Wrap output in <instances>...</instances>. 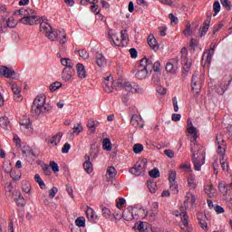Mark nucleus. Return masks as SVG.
Listing matches in <instances>:
<instances>
[{
	"mask_svg": "<svg viewBox=\"0 0 232 232\" xmlns=\"http://www.w3.org/2000/svg\"><path fill=\"white\" fill-rule=\"evenodd\" d=\"M187 131L194 139L190 145L191 159L194 164V169L196 171H200V169L206 162V149L197 142V139H198L197 128L193 126V122L189 120L187 121Z\"/></svg>",
	"mask_w": 232,
	"mask_h": 232,
	"instance_id": "nucleus-1",
	"label": "nucleus"
},
{
	"mask_svg": "<svg viewBox=\"0 0 232 232\" xmlns=\"http://www.w3.org/2000/svg\"><path fill=\"white\" fill-rule=\"evenodd\" d=\"M52 111V105L46 103V96L44 94H40L35 97L31 112L34 117H39V115H46Z\"/></svg>",
	"mask_w": 232,
	"mask_h": 232,
	"instance_id": "nucleus-2",
	"label": "nucleus"
},
{
	"mask_svg": "<svg viewBox=\"0 0 232 232\" xmlns=\"http://www.w3.org/2000/svg\"><path fill=\"white\" fill-rule=\"evenodd\" d=\"M14 15H23L20 19L22 24L34 26L41 23V16L35 14V10L30 8H21L14 11Z\"/></svg>",
	"mask_w": 232,
	"mask_h": 232,
	"instance_id": "nucleus-3",
	"label": "nucleus"
},
{
	"mask_svg": "<svg viewBox=\"0 0 232 232\" xmlns=\"http://www.w3.org/2000/svg\"><path fill=\"white\" fill-rule=\"evenodd\" d=\"M151 64H153V62L146 57L140 60V69L136 72V78L140 81H143V79H148V77H150V72H148V70H150L151 72Z\"/></svg>",
	"mask_w": 232,
	"mask_h": 232,
	"instance_id": "nucleus-4",
	"label": "nucleus"
},
{
	"mask_svg": "<svg viewBox=\"0 0 232 232\" xmlns=\"http://www.w3.org/2000/svg\"><path fill=\"white\" fill-rule=\"evenodd\" d=\"M117 90H125V92H131L132 93H142V88L135 82H130L124 79H119L117 82Z\"/></svg>",
	"mask_w": 232,
	"mask_h": 232,
	"instance_id": "nucleus-5",
	"label": "nucleus"
},
{
	"mask_svg": "<svg viewBox=\"0 0 232 232\" xmlns=\"http://www.w3.org/2000/svg\"><path fill=\"white\" fill-rule=\"evenodd\" d=\"M216 145L218 146V154L219 157H222L220 159L219 162L221 164V168L223 171H228L229 169V164L226 163L224 160V155H226V141L224 140H220V138L218 136L216 137Z\"/></svg>",
	"mask_w": 232,
	"mask_h": 232,
	"instance_id": "nucleus-6",
	"label": "nucleus"
},
{
	"mask_svg": "<svg viewBox=\"0 0 232 232\" xmlns=\"http://www.w3.org/2000/svg\"><path fill=\"white\" fill-rule=\"evenodd\" d=\"M146 168H148L146 160L137 161L133 168L130 169V172L131 175H135V177H140L146 175Z\"/></svg>",
	"mask_w": 232,
	"mask_h": 232,
	"instance_id": "nucleus-7",
	"label": "nucleus"
},
{
	"mask_svg": "<svg viewBox=\"0 0 232 232\" xmlns=\"http://www.w3.org/2000/svg\"><path fill=\"white\" fill-rule=\"evenodd\" d=\"M102 88L106 93H111L113 92L115 84L111 75H108L103 79Z\"/></svg>",
	"mask_w": 232,
	"mask_h": 232,
	"instance_id": "nucleus-8",
	"label": "nucleus"
},
{
	"mask_svg": "<svg viewBox=\"0 0 232 232\" xmlns=\"http://www.w3.org/2000/svg\"><path fill=\"white\" fill-rule=\"evenodd\" d=\"M166 72L169 73H172V75H175L177 73V70H179V58H172L170 59L165 67Z\"/></svg>",
	"mask_w": 232,
	"mask_h": 232,
	"instance_id": "nucleus-9",
	"label": "nucleus"
},
{
	"mask_svg": "<svg viewBox=\"0 0 232 232\" xmlns=\"http://www.w3.org/2000/svg\"><path fill=\"white\" fill-rule=\"evenodd\" d=\"M191 88H192V92H194V93H195V97L198 96L200 93V88H202V86L198 82V72H196L192 75Z\"/></svg>",
	"mask_w": 232,
	"mask_h": 232,
	"instance_id": "nucleus-10",
	"label": "nucleus"
},
{
	"mask_svg": "<svg viewBox=\"0 0 232 232\" xmlns=\"http://www.w3.org/2000/svg\"><path fill=\"white\" fill-rule=\"evenodd\" d=\"M177 172L170 170L169 174V181L170 184V189L171 191H174V193H179V185L177 184Z\"/></svg>",
	"mask_w": 232,
	"mask_h": 232,
	"instance_id": "nucleus-11",
	"label": "nucleus"
},
{
	"mask_svg": "<svg viewBox=\"0 0 232 232\" xmlns=\"http://www.w3.org/2000/svg\"><path fill=\"white\" fill-rule=\"evenodd\" d=\"M73 75H75V70L63 68L62 72V80L64 81V82H72V81H73Z\"/></svg>",
	"mask_w": 232,
	"mask_h": 232,
	"instance_id": "nucleus-12",
	"label": "nucleus"
},
{
	"mask_svg": "<svg viewBox=\"0 0 232 232\" xmlns=\"http://www.w3.org/2000/svg\"><path fill=\"white\" fill-rule=\"evenodd\" d=\"M132 209H133L134 218H141L142 220L146 218V217H148V210L142 208L134 207L132 208Z\"/></svg>",
	"mask_w": 232,
	"mask_h": 232,
	"instance_id": "nucleus-13",
	"label": "nucleus"
},
{
	"mask_svg": "<svg viewBox=\"0 0 232 232\" xmlns=\"http://www.w3.org/2000/svg\"><path fill=\"white\" fill-rule=\"evenodd\" d=\"M130 124H132L134 128H144V121H142V118L137 114L132 115Z\"/></svg>",
	"mask_w": 232,
	"mask_h": 232,
	"instance_id": "nucleus-14",
	"label": "nucleus"
},
{
	"mask_svg": "<svg viewBox=\"0 0 232 232\" xmlns=\"http://www.w3.org/2000/svg\"><path fill=\"white\" fill-rule=\"evenodd\" d=\"M11 89L13 90V92L14 94V101H16V102H21V101H23V96L21 95V87H19L15 83H12Z\"/></svg>",
	"mask_w": 232,
	"mask_h": 232,
	"instance_id": "nucleus-15",
	"label": "nucleus"
},
{
	"mask_svg": "<svg viewBox=\"0 0 232 232\" xmlns=\"http://www.w3.org/2000/svg\"><path fill=\"white\" fill-rule=\"evenodd\" d=\"M0 74L4 75V77H6L7 79H12V77L15 75V71L6 66H3V67H0Z\"/></svg>",
	"mask_w": 232,
	"mask_h": 232,
	"instance_id": "nucleus-16",
	"label": "nucleus"
},
{
	"mask_svg": "<svg viewBox=\"0 0 232 232\" xmlns=\"http://www.w3.org/2000/svg\"><path fill=\"white\" fill-rule=\"evenodd\" d=\"M122 218L127 222H130V220H133V218H135V215L133 214V207L128 208L126 210L123 211Z\"/></svg>",
	"mask_w": 232,
	"mask_h": 232,
	"instance_id": "nucleus-17",
	"label": "nucleus"
},
{
	"mask_svg": "<svg viewBox=\"0 0 232 232\" xmlns=\"http://www.w3.org/2000/svg\"><path fill=\"white\" fill-rule=\"evenodd\" d=\"M86 215L90 222H97V220H99V216H97L95 210L90 207H87Z\"/></svg>",
	"mask_w": 232,
	"mask_h": 232,
	"instance_id": "nucleus-18",
	"label": "nucleus"
},
{
	"mask_svg": "<svg viewBox=\"0 0 232 232\" xmlns=\"http://www.w3.org/2000/svg\"><path fill=\"white\" fill-rule=\"evenodd\" d=\"M53 28L50 24H48L46 21L43 20L41 22L40 20V31L44 34V35H48L49 32H52Z\"/></svg>",
	"mask_w": 232,
	"mask_h": 232,
	"instance_id": "nucleus-19",
	"label": "nucleus"
},
{
	"mask_svg": "<svg viewBox=\"0 0 232 232\" xmlns=\"http://www.w3.org/2000/svg\"><path fill=\"white\" fill-rule=\"evenodd\" d=\"M21 130H30L32 128V121L28 116H23L20 121Z\"/></svg>",
	"mask_w": 232,
	"mask_h": 232,
	"instance_id": "nucleus-20",
	"label": "nucleus"
},
{
	"mask_svg": "<svg viewBox=\"0 0 232 232\" xmlns=\"http://www.w3.org/2000/svg\"><path fill=\"white\" fill-rule=\"evenodd\" d=\"M76 71L79 79H86V69L82 63L76 64Z\"/></svg>",
	"mask_w": 232,
	"mask_h": 232,
	"instance_id": "nucleus-21",
	"label": "nucleus"
},
{
	"mask_svg": "<svg viewBox=\"0 0 232 232\" xmlns=\"http://www.w3.org/2000/svg\"><path fill=\"white\" fill-rule=\"evenodd\" d=\"M86 160L83 163V169L86 173L90 174L93 172V164L90 161V156H85Z\"/></svg>",
	"mask_w": 232,
	"mask_h": 232,
	"instance_id": "nucleus-22",
	"label": "nucleus"
},
{
	"mask_svg": "<svg viewBox=\"0 0 232 232\" xmlns=\"http://www.w3.org/2000/svg\"><path fill=\"white\" fill-rule=\"evenodd\" d=\"M61 35H63V31H54L52 29L45 37L48 38L49 41H56L57 37H61Z\"/></svg>",
	"mask_w": 232,
	"mask_h": 232,
	"instance_id": "nucleus-23",
	"label": "nucleus"
},
{
	"mask_svg": "<svg viewBox=\"0 0 232 232\" xmlns=\"http://www.w3.org/2000/svg\"><path fill=\"white\" fill-rule=\"evenodd\" d=\"M147 43L150 46L151 50H159V44H157V39L153 34H150L147 38Z\"/></svg>",
	"mask_w": 232,
	"mask_h": 232,
	"instance_id": "nucleus-24",
	"label": "nucleus"
},
{
	"mask_svg": "<svg viewBox=\"0 0 232 232\" xmlns=\"http://www.w3.org/2000/svg\"><path fill=\"white\" fill-rule=\"evenodd\" d=\"M179 217H181V224H179L181 229H184V227H188V212H186V210H182L179 213Z\"/></svg>",
	"mask_w": 232,
	"mask_h": 232,
	"instance_id": "nucleus-25",
	"label": "nucleus"
},
{
	"mask_svg": "<svg viewBox=\"0 0 232 232\" xmlns=\"http://www.w3.org/2000/svg\"><path fill=\"white\" fill-rule=\"evenodd\" d=\"M106 57L102 55V53H96V64L100 67L102 68V66H106Z\"/></svg>",
	"mask_w": 232,
	"mask_h": 232,
	"instance_id": "nucleus-26",
	"label": "nucleus"
},
{
	"mask_svg": "<svg viewBox=\"0 0 232 232\" xmlns=\"http://www.w3.org/2000/svg\"><path fill=\"white\" fill-rule=\"evenodd\" d=\"M82 130H83L82 125H81V123H76L74 124V127L72 128V130L68 132V135H70V137H73L74 135H79V133H81Z\"/></svg>",
	"mask_w": 232,
	"mask_h": 232,
	"instance_id": "nucleus-27",
	"label": "nucleus"
},
{
	"mask_svg": "<svg viewBox=\"0 0 232 232\" xmlns=\"http://www.w3.org/2000/svg\"><path fill=\"white\" fill-rule=\"evenodd\" d=\"M215 90L218 95H223V93L227 90V86L226 85V82H219L217 83Z\"/></svg>",
	"mask_w": 232,
	"mask_h": 232,
	"instance_id": "nucleus-28",
	"label": "nucleus"
},
{
	"mask_svg": "<svg viewBox=\"0 0 232 232\" xmlns=\"http://www.w3.org/2000/svg\"><path fill=\"white\" fill-rule=\"evenodd\" d=\"M211 23V18L209 16L208 17V20L204 22L203 27L200 29V36L204 37L206 34H208V31L209 30V24Z\"/></svg>",
	"mask_w": 232,
	"mask_h": 232,
	"instance_id": "nucleus-29",
	"label": "nucleus"
},
{
	"mask_svg": "<svg viewBox=\"0 0 232 232\" xmlns=\"http://www.w3.org/2000/svg\"><path fill=\"white\" fill-rule=\"evenodd\" d=\"M0 126L4 130H10V120L6 116L0 118Z\"/></svg>",
	"mask_w": 232,
	"mask_h": 232,
	"instance_id": "nucleus-30",
	"label": "nucleus"
},
{
	"mask_svg": "<svg viewBox=\"0 0 232 232\" xmlns=\"http://www.w3.org/2000/svg\"><path fill=\"white\" fill-rule=\"evenodd\" d=\"M188 184L192 189H195V188H197V179H195V175L191 172L188 174Z\"/></svg>",
	"mask_w": 232,
	"mask_h": 232,
	"instance_id": "nucleus-31",
	"label": "nucleus"
},
{
	"mask_svg": "<svg viewBox=\"0 0 232 232\" xmlns=\"http://www.w3.org/2000/svg\"><path fill=\"white\" fill-rule=\"evenodd\" d=\"M61 139H63V132H58L56 135L53 136L50 144L53 146H57L61 142Z\"/></svg>",
	"mask_w": 232,
	"mask_h": 232,
	"instance_id": "nucleus-32",
	"label": "nucleus"
},
{
	"mask_svg": "<svg viewBox=\"0 0 232 232\" xmlns=\"http://www.w3.org/2000/svg\"><path fill=\"white\" fill-rule=\"evenodd\" d=\"M99 121H93V120H89L87 126L91 130V133H95V130H97V127L99 126Z\"/></svg>",
	"mask_w": 232,
	"mask_h": 232,
	"instance_id": "nucleus-33",
	"label": "nucleus"
},
{
	"mask_svg": "<svg viewBox=\"0 0 232 232\" xmlns=\"http://www.w3.org/2000/svg\"><path fill=\"white\" fill-rule=\"evenodd\" d=\"M61 63L63 66H65L64 68H69V70H73V63L70 58H62Z\"/></svg>",
	"mask_w": 232,
	"mask_h": 232,
	"instance_id": "nucleus-34",
	"label": "nucleus"
},
{
	"mask_svg": "<svg viewBox=\"0 0 232 232\" xmlns=\"http://www.w3.org/2000/svg\"><path fill=\"white\" fill-rule=\"evenodd\" d=\"M2 21L3 23H6V25L8 28H15V26H17V23L15 22V19H14V17H10L8 18V20H6V18L2 17Z\"/></svg>",
	"mask_w": 232,
	"mask_h": 232,
	"instance_id": "nucleus-35",
	"label": "nucleus"
},
{
	"mask_svg": "<svg viewBox=\"0 0 232 232\" xmlns=\"http://www.w3.org/2000/svg\"><path fill=\"white\" fill-rule=\"evenodd\" d=\"M214 54H215V47H213L210 50H208L206 53H204L203 57H206V55H207V63H208V64L211 63V59H213Z\"/></svg>",
	"mask_w": 232,
	"mask_h": 232,
	"instance_id": "nucleus-36",
	"label": "nucleus"
},
{
	"mask_svg": "<svg viewBox=\"0 0 232 232\" xmlns=\"http://www.w3.org/2000/svg\"><path fill=\"white\" fill-rule=\"evenodd\" d=\"M102 149L106 151H111V140L108 138H105L102 141Z\"/></svg>",
	"mask_w": 232,
	"mask_h": 232,
	"instance_id": "nucleus-37",
	"label": "nucleus"
},
{
	"mask_svg": "<svg viewBox=\"0 0 232 232\" xmlns=\"http://www.w3.org/2000/svg\"><path fill=\"white\" fill-rule=\"evenodd\" d=\"M22 189L24 191V193H27V195L32 193V186L28 183V181L22 182Z\"/></svg>",
	"mask_w": 232,
	"mask_h": 232,
	"instance_id": "nucleus-38",
	"label": "nucleus"
},
{
	"mask_svg": "<svg viewBox=\"0 0 232 232\" xmlns=\"http://www.w3.org/2000/svg\"><path fill=\"white\" fill-rule=\"evenodd\" d=\"M107 175H109L110 179H115L117 176V169L115 167L111 166L107 169Z\"/></svg>",
	"mask_w": 232,
	"mask_h": 232,
	"instance_id": "nucleus-39",
	"label": "nucleus"
},
{
	"mask_svg": "<svg viewBox=\"0 0 232 232\" xmlns=\"http://www.w3.org/2000/svg\"><path fill=\"white\" fill-rule=\"evenodd\" d=\"M110 39L115 46H121L122 44V40H121L117 34L110 35Z\"/></svg>",
	"mask_w": 232,
	"mask_h": 232,
	"instance_id": "nucleus-40",
	"label": "nucleus"
},
{
	"mask_svg": "<svg viewBox=\"0 0 232 232\" xmlns=\"http://www.w3.org/2000/svg\"><path fill=\"white\" fill-rule=\"evenodd\" d=\"M34 180L35 182H37V184H39L41 189H44V188H46V184H44V181L43 180V179H41V176L39 174L34 175Z\"/></svg>",
	"mask_w": 232,
	"mask_h": 232,
	"instance_id": "nucleus-41",
	"label": "nucleus"
},
{
	"mask_svg": "<svg viewBox=\"0 0 232 232\" xmlns=\"http://www.w3.org/2000/svg\"><path fill=\"white\" fill-rule=\"evenodd\" d=\"M182 64H184L183 70L189 72L191 68V59L182 58Z\"/></svg>",
	"mask_w": 232,
	"mask_h": 232,
	"instance_id": "nucleus-42",
	"label": "nucleus"
},
{
	"mask_svg": "<svg viewBox=\"0 0 232 232\" xmlns=\"http://www.w3.org/2000/svg\"><path fill=\"white\" fill-rule=\"evenodd\" d=\"M75 225L78 227H84L86 226V219L84 218V217H79L78 218H76Z\"/></svg>",
	"mask_w": 232,
	"mask_h": 232,
	"instance_id": "nucleus-43",
	"label": "nucleus"
},
{
	"mask_svg": "<svg viewBox=\"0 0 232 232\" xmlns=\"http://www.w3.org/2000/svg\"><path fill=\"white\" fill-rule=\"evenodd\" d=\"M102 215L104 218H111V210L106 207H103L102 208Z\"/></svg>",
	"mask_w": 232,
	"mask_h": 232,
	"instance_id": "nucleus-44",
	"label": "nucleus"
},
{
	"mask_svg": "<svg viewBox=\"0 0 232 232\" xmlns=\"http://www.w3.org/2000/svg\"><path fill=\"white\" fill-rule=\"evenodd\" d=\"M63 86V83L61 82H54L49 86L50 92H55L56 90H59Z\"/></svg>",
	"mask_w": 232,
	"mask_h": 232,
	"instance_id": "nucleus-45",
	"label": "nucleus"
},
{
	"mask_svg": "<svg viewBox=\"0 0 232 232\" xmlns=\"http://www.w3.org/2000/svg\"><path fill=\"white\" fill-rule=\"evenodd\" d=\"M186 198V202H189L190 204H195V202L197 201V198H195V195L191 194V193H187V195L185 196Z\"/></svg>",
	"mask_w": 232,
	"mask_h": 232,
	"instance_id": "nucleus-46",
	"label": "nucleus"
},
{
	"mask_svg": "<svg viewBox=\"0 0 232 232\" xmlns=\"http://www.w3.org/2000/svg\"><path fill=\"white\" fill-rule=\"evenodd\" d=\"M205 193L210 198L215 197V188L212 185L208 186L205 188Z\"/></svg>",
	"mask_w": 232,
	"mask_h": 232,
	"instance_id": "nucleus-47",
	"label": "nucleus"
},
{
	"mask_svg": "<svg viewBox=\"0 0 232 232\" xmlns=\"http://www.w3.org/2000/svg\"><path fill=\"white\" fill-rule=\"evenodd\" d=\"M183 34L186 37H189V35H191V34H193V31H191V24L189 22L187 23L186 28L183 31Z\"/></svg>",
	"mask_w": 232,
	"mask_h": 232,
	"instance_id": "nucleus-48",
	"label": "nucleus"
},
{
	"mask_svg": "<svg viewBox=\"0 0 232 232\" xmlns=\"http://www.w3.org/2000/svg\"><path fill=\"white\" fill-rule=\"evenodd\" d=\"M149 175L151 179H159V177H160V171H159V169H153L149 171Z\"/></svg>",
	"mask_w": 232,
	"mask_h": 232,
	"instance_id": "nucleus-49",
	"label": "nucleus"
},
{
	"mask_svg": "<svg viewBox=\"0 0 232 232\" xmlns=\"http://www.w3.org/2000/svg\"><path fill=\"white\" fill-rule=\"evenodd\" d=\"M147 187L150 193H155V191H157V184L155 182L148 181Z\"/></svg>",
	"mask_w": 232,
	"mask_h": 232,
	"instance_id": "nucleus-50",
	"label": "nucleus"
},
{
	"mask_svg": "<svg viewBox=\"0 0 232 232\" xmlns=\"http://www.w3.org/2000/svg\"><path fill=\"white\" fill-rule=\"evenodd\" d=\"M10 177L14 182H17V180H21V172L19 171L11 172Z\"/></svg>",
	"mask_w": 232,
	"mask_h": 232,
	"instance_id": "nucleus-51",
	"label": "nucleus"
},
{
	"mask_svg": "<svg viewBox=\"0 0 232 232\" xmlns=\"http://www.w3.org/2000/svg\"><path fill=\"white\" fill-rule=\"evenodd\" d=\"M144 150V146L140 143L134 144L133 151L134 153H141Z\"/></svg>",
	"mask_w": 232,
	"mask_h": 232,
	"instance_id": "nucleus-52",
	"label": "nucleus"
},
{
	"mask_svg": "<svg viewBox=\"0 0 232 232\" xmlns=\"http://www.w3.org/2000/svg\"><path fill=\"white\" fill-rule=\"evenodd\" d=\"M213 10L215 12L214 17H216V15L218 14V12H220V2H218V1L214 2Z\"/></svg>",
	"mask_w": 232,
	"mask_h": 232,
	"instance_id": "nucleus-53",
	"label": "nucleus"
},
{
	"mask_svg": "<svg viewBox=\"0 0 232 232\" xmlns=\"http://www.w3.org/2000/svg\"><path fill=\"white\" fill-rule=\"evenodd\" d=\"M58 192H59V188H57V187H53L49 190V197L51 198H54L55 195H57Z\"/></svg>",
	"mask_w": 232,
	"mask_h": 232,
	"instance_id": "nucleus-54",
	"label": "nucleus"
},
{
	"mask_svg": "<svg viewBox=\"0 0 232 232\" xmlns=\"http://www.w3.org/2000/svg\"><path fill=\"white\" fill-rule=\"evenodd\" d=\"M219 162L220 161H218V160H216L212 164V168L214 169V173L216 175L218 174V168H220Z\"/></svg>",
	"mask_w": 232,
	"mask_h": 232,
	"instance_id": "nucleus-55",
	"label": "nucleus"
},
{
	"mask_svg": "<svg viewBox=\"0 0 232 232\" xmlns=\"http://www.w3.org/2000/svg\"><path fill=\"white\" fill-rule=\"evenodd\" d=\"M43 171H44V175L49 177V175L52 174V170L50 169V165H48V164L44 165Z\"/></svg>",
	"mask_w": 232,
	"mask_h": 232,
	"instance_id": "nucleus-56",
	"label": "nucleus"
},
{
	"mask_svg": "<svg viewBox=\"0 0 232 232\" xmlns=\"http://www.w3.org/2000/svg\"><path fill=\"white\" fill-rule=\"evenodd\" d=\"M220 3L224 8L231 10V3H229V0H220Z\"/></svg>",
	"mask_w": 232,
	"mask_h": 232,
	"instance_id": "nucleus-57",
	"label": "nucleus"
},
{
	"mask_svg": "<svg viewBox=\"0 0 232 232\" xmlns=\"http://www.w3.org/2000/svg\"><path fill=\"white\" fill-rule=\"evenodd\" d=\"M79 55H80V57H82V59H89V57H90V54L84 49L79 51Z\"/></svg>",
	"mask_w": 232,
	"mask_h": 232,
	"instance_id": "nucleus-58",
	"label": "nucleus"
},
{
	"mask_svg": "<svg viewBox=\"0 0 232 232\" xmlns=\"http://www.w3.org/2000/svg\"><path fill=\"white\" fill-rule=\"evenodd\" d=\"M16 204L17 206H24V198L22 194L18 195V198H16Z\"/></svg>",
	"mask_w": 232,
	"mask_h": 232,
	"instance_id": "nucleus-59",
	"label": "nucleus"
},
{
	"mask_svg": "<svg viewBox=\"0 0 232 232\" xmlns=\"http://www.w3.org/2000/svg\"><path fill=\"white\" fill-rule=\"evenodd\" d=\"M50 166H51L53 171H54V173L59 172V165L57 164V162H55V161H51V162H50Z\"/></svg>",
	"mask_w": 232,
	"mask_h": 232,
	"instance_id": "nucleus-60",
	"label": "nucleus"
},
{
	"mask_svg": "<svg viewBox=\"0 0 232 232\" xmlns=\"http://www.w3.org/2000/svg\"><path fill=\"white\" fill-rule=\"evenodd\" d=\"M152 82L153 84H156V86H159L160 84V78L159 77V74H153Z\"/></svg>",
	"mask_w": 232,
	"mask_h": 232,
	"instance_id": "nucleus-61",
	"label": "nucleus"
},
{
	"mask_svg": "<svg viewBox=\"0 0 232 232\" xmlns=\"http://www.w3.org/2000/svg\"><path fill=\"white\" fill-rule=\"evenodd\" d=\"M222 26H224V24L222 22H219L218 24L214 25L213 32H212L213 35H215V34H217V32H218L222 28Z\"/></svg>",
	"mask_w": 232,
	"mask_h": 232,
	"instance_id": "nucleus-62",
	"label": "nucleus"
},
{
	"mask_svg": "<svg viewBox=\"0 0 232 232\" xmlns=\"http://www.w3.org/2000/svg\"><path fill=\"white\" fill-rule=\"evenodd\" d=\"M156 90H157L158 93H160V95H166V92H167L166 88H164L160 85H158Z\"/></svg>",
	"mask_w": 232,
	"mask_h": 232,
	"instance_id": "nucleus-63",
	"label": "nucleus"
},
{
	"mask_svg": "<svg viewBox=\"0 0 232 232\" xmlns=\"http://www.w3.org/2000/svg\"><path fill=\"white\" fill-rule=\"evenodd\" d=\"M71 148H72V145H70V143L66 142L62 149V153H68V151H70Z\"/></svg>",
	"mask_w": 232,
	"mask_h": 232,
	"instance_id": "nucleus-64",
	"label": "nucleus"
}]
</instances>
